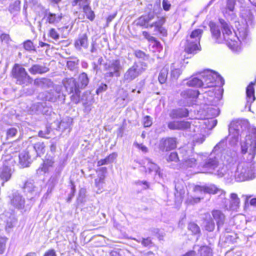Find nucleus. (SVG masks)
<instances>
[{"instance_id":"obj_1","label":"nucleus","mask_w":256,"mask_h":256,"mask_svg":"<svg viewBox=\"0 0 256 256\" xmlns=\"http://www.w3.org/2000/svg\"><path fill=\"white\" fill-rule=\"evenodd\" d=\"M219 22L222 26V34L218 26L214 22L210 21L208 23L212 38L218 44H225L230 48L234 49L238 45L236 36L224 19L220 18Z\"/></svg>"},{"instance_id":"obj_2","label":"nucleus","mask_w":256,"mask_h":256,"mask_svg":"<svg viewBox=\"0 0 256 256\" xmlns=\"http://www.w3.org/2000/svg\"><path fill=\"white\" fill-rule=\"evenodd\" d=\"M10 76L16 80V83L19 85H27L33 82L32 78L28 74L24 68L18 64H15L12 67Z\"/></svg>"},{"instance_id":"obj_3","label":"nucleus","mask_w":256,"mask_h":256,"mask_svg":"<svg viewBox=\"0 0 256 256\" xmlns=\"http://www.w3.org/2000/svg\"><path fill=\"white\" fill-rule=\"evenodd\" d=\"M64 86L66 90L70 94L71 102L77 104L81 100L80 90V86L76 80L74 78H66L64 80Z\"/></svg>"},{"instance_id":"obj_4","label":"nucleus","mask_w":256,"mask_h":256,"mask_svg":"<svg viewBox=\"0 0 256 256\" xmlns=\"http://www.w3.org/2000/svg\"><path fill=\"white\" fill-rule=\"evenodd\" d=\"M200 78L202 79L204 88L216 87L224 84L222 78L213 70H207L200 73Z\"/></svg>"},{"instance_id":"obj_5","label":"nucleus","mask_w":256,"mask_h":256,"mask_svg":"<svg viewBox=\"0 0 256 256\" xmlns=\"http://www.w3.org/2000/svg\"><path fill=\"white\" fill-rule=\"evenodd\" d=\"M240 166L234 164H228L226 166V173L230 177L234 178L238 182L245 181L250 177L249 172L251 170L248 168H242V170H239Z\"/></svg>"},{"instance_id":"obj_6","label":"nucleus","mask_w":256,"mask_h":256,"mask_svg":"<svg viewBox=\"0 0 256 256\" xmlns=\"http://www.w3.org/2000/svg\"><path fill=\"white\" fill-rule=\"evenodd\" d=\"M122 69V66L119 59L106 62L104 64V70L106 72L104 74V78L106 79L114 76L119 77Z\"/></svg>"},{"instance_id":"obj_7","label":"nucleus","mask_w":256,"mask_h":256,"mask_svg":"<svg viewBox=\"0 0 256 256\" xmlns=\"http://www.w3.org/2000/svg\"><path fill=\"white\" fill-rule=\"evenodd\" d=\"M146 64L140 62H134L124 74V79L127 82H130L138 77L146 70Z\"/></svg>"},{"instance_id":"obj_8","label":"nucleus","mask_w":256,"mask_h":256,"mask_svg":"<svg viewBox=\"0 0 256 256\" xmlns=\"http://www.w3.org/2000/svg\"><path fill=\"white\" fill-rule=\"evenodd\" d=\"M242 152L243 154L249 152L251 158H254L256 151V130L249 134L246 139V141L241 146Z\"/></svg>"},{"instance_id":"obj_9","label":"nucleus","mask_w":256,"mask_h":256,"mask_svg":"<svg viewBox=\"0 0 256 256\" xmlns=\"http://www.w3.org/2000/svg\"><path fill=\"white\" fill-rule=\"evenodd\" d=\"M178 144V142L176 137H164L160 140L158 148L162 152H168L176 150Z\"/></svg>"},{"instance_id":"obj_10","label":"nucleus","mask_w":256,"mask_h":256,"mask_svg":"<svg viewBox=\"0 0 256 256\" xmlns=\"http://www.w3.org/2000/svg\"><path fill=\"white\" fill-rule=\"evenodd\" d=\"M154 18V12L150 11L139 16L134 20V23L137 26L147 28H150V22Z\"/></svg>"},{"instance_id":"obj_11","label":"nucleus","mask_w":256,"mask_h":256,"mask_svg":"<svg viewBox=\"0 0 256 256\" xmlns=\"http://www.w3.org/2000/svg\"><path fill=\"white\" fill-rule=\"evenodd\" d=\"M202 50L200 42L193 41L186 38L184 47V52L188 54L194 56Z\"/></svg>"},{"instance_id":"obj_12","label":"nucleus","mask_w":256,"mask_h":256,"mask_svg":"<svg viewBox=\"0 0 256 256\" xmlns=\"http://www.w3.org/2000/svg\"><path fill=\"white\" fill-rule=\"evenodd\" d=\"M166 20L164 16H160L157 20L151 23L150 28L154 27V31L156 34L166 36L168 34L167 30L164 26Z\"/></svg>"},{"instance_id":"obj_13","label":"nucleus","mask_w":256,"mask_h":256,"mask_svg":"<svg viewBox=\"0 0 256 256\" xmlns=\"http://www.w3.org/2000/svg\"><path fill=\"white\" fill-rule=\"evenodd\" d=\"M62 18L63 15L62 13H53L46 10L44 19L46 20V23L54 24L60 22Z\"/></svg>"},{"instance_id":"obj_14","label":"nucleus","mask_w":256,"mask_h":256,"mask_svg":"<svg viewBox=\"0 0 256 256\" xmlns=\"http://www.w3.org/2000/svg\"><path fill=\"white\" fill-rule=\"evenodd\" d=\"M212 216V220H215L217 225L218 228L224 225L225 220V216L223 212L219 210L214 209L211 212Z\"/></svg>"},{"instance_id":"obj_15","label":"nucleus","mask_w":256,"mask_h":256,"mask_svg":"<svg viewBox=\"0 0 256 256\" xmlns=\"http://www.w3.org/2000/svg\"><path fill=\"white\" fill-rule=\"evenodd\" d=\"M256 84V78L251 82L246 88V100L248 103L251 104L256 100L254 86Z\"/></svg>"},{"instance_id":"obj_16","label":"nucleus","mask_w":256,"mask_h":256,"mask_svg":"<svg viewBox=\"0 0 256 256\" xmlns=\"http://www.w3.org/2000/svg\"><path fill=\"white\" fill-rule=\"evenodd\" d=\"M54 160L52 157L46 158L42 161L40 166L38 168L40 170L44 173H48L50 169L54 166Z\"/></svg>"},{"instance_id":"obj_17","label":"nucleus","mask_w":256,"mask_h":256,"mask_svg":"<svg viewBox=\"0 0 256 256\" xmlns=\"http://www.w3.org/2000/svg\"><path fill=\"white\" fill-rule=\"evenodd\" d=\"M82 9V12L84 14L83 18H86L90 22L94 20L96 15L94 11L92 10L90 4H83L80 7Z\"/></svg>"},{"instance_id":"obj_18","label":"nucleus","mask_w":256,"mask_h":256,"mask_svg":"<svg viewBox=\"0 0 256 256\" xmlns=\"http://www.w3.org/2000/svg\"><path fill=\"white\" fill-rule=\"evenodd\" d=\"M18 163L22 168L28 167L31 163L30 156L27 151H24L18 156Z\"/></svg>"},{"instance_id":"obj_19","label":"nucleus","mask_w":256,"mask_h":256,"mask_svg":"<svg viewBox=\"0 0 256 256\" xmlns=\"http://www.w3.org/2000/svg\"><path fill=\"white\" fill-rule=\"evenodd\" d=\"M189 112L186 108H180L173 110L170 114V116L172 119L186 118L188 116Z\"/></svg>"},{"instance_id":"obj_20","label":"nucleus","mask_w":256,"mask_h":256,"mask_svg":"<svg viewBox=\"0 0 256 256\" xmlns=\"http://www.w3.org/2000/svg\"><path fill=\"white\" fill-rule=\"evenodd\" d=\"M74 46L76 48H88V38L86 34L79 35L77 40L74 42Z\"/></svg>"},{"instance_id":"obj_21","label":"nucleus","mask_w":256,"mask_h":256,"mask_svg":"<svg viewBox=\"0 0 256 256\" xmlns=\"http://www.w3.org/2000/svg\"><path fill=\"white\" fill-rule=\"evenodd\" d=\"M49 69L44 66H42L39 64H33L28 69L29 72L33 75L36 74H42L48 71Z\"/></svg>"},{"instance_id":"obj_22","label":"nucleus","mask_w":256,"mask_h":256,"mask_svg":"<svg viewBox=\"0 0 256 256\" xmlns=\"http://www.w3.org/2000/svg\"><path fill=\"white\" fill-rule=\"evenodd\" d=\"M200 94L199 91L196 90L188 89L182 91L180 96L184 98H196Z\"/></svg>"},{"instance_id":"obj_23","label":"nucleus","mask_w":256,"mask_h":256,"mask_svg":"<svg viewBox=\"0 0 256 256\" xmlns=\"http://www.w3.org/2000/svg\"><path fill=\"white\" fill-rule=\"evenodd\" d=\"M10 202L15 208L20 209L24 208L25 200L22 196H14L11 199Z\"/></svg>"},{"instance_id":"obj_24","label":"nucleus","mask_w":256,"mask_h":256,"mask_svg":"<svg viewBox=\"0 0 256 256\" xmlns=\"http://www.w3.org/2000/svg\"><path fill=\"white\" fill-rule=\"evenodd\" d=\"M116 154L114 152L108 154L105 158L98 160L97 166H100L112 162L116 158Z\"/></svg>"},{"instance_id":"obj_25","label":"nucleus","mask_w":256,"mask_h":256,"mask_svg":"<svg viewBox=\"0 0 256 256\" xmlns=\"http://www.w3.org/2000/svg\"><path fill=\"white\" fill-rule=\"evenodd\" d=\"M202 33V30L199 28L195 29L192 32L190 36H188L186 37V38H189L190 40H193V41H198L200 42Z\"/></svg>"},{"instance_id":"obj_26","label":"nucleus","mask_w":256,"mask_h":256,"mask_svg":"<svg viewBox=\"0 0 256 256\" xmlns=\"http://www.w3.org/2000/svg\"><path fill=\"white\" fill-rule=\"evenodd\" d=\"M230 198V208L232 210H236L240 206V199L238 198V194L235 193H232Z\"/></svg>"},{"instance_id":"obj_27","label":"nucleus","mask_w":256,"mask_h":256,"mask_svg":"<svg viewBox=\"0 0 256 256\" xmlns=\"http://www.w3.org/2000/svg\"><path fill=\"white\" fill-rule=\"evenodd\" d=\"M142 34L144 38L147 40L148 42H153L154 43V46L156 48L162 47L160 42L154 36H151L150 33L147 31H143Z\"/></svg>"},{"instance_id":"obj_28","label":"nucleus","mask_w":256,"mask_h":256,"mask_svg":"<svg viewBox=\"0 0 256 256\" xmlns=\"http://www.w3.org/2000/svg\"><path fill=\"white\" fill-rule=\"evenodd\" d=\"M11 176L10 169L8 167L4 168L0 173V178L3 180L2 184L8 182Z\"/></svg>"},{"instance_id":"obj_29","label":"nucleus","mask_w":256,"mask_h":256,"mask_svg":"<svg viewBox=\"0 0 256 256\" xmlns=\"http://www.w3.org/2000/svg\"><path fill=\"white\" fill-rule=\"evenodd\" d=\"M188 84L189 86H196V87H204V84L203 80L200 78V74L199 78L194 77L192 78L188 82Z\"/></svg>"},{"instance_id":"obj_30","label":"nucleus","mask_w":256,"mask_h":256,"mask_svg":"<svg viewBox=\"0 0 256 256\" xmlns=\"http://www.w3.org/2000/svg\"><path fill=\"white\" fill-rule=\"evenodd\" d=\"M34 148L36 152L37 156H40L45 152V146L43 142H38L34 144Z\"/></svg>"},{"instance_id":"obj_31","label":"nucleus","mask_w":256,"mask_h":256,"mask_svg":"<svg viewBox=\"0 0 256 256\" xmlns=\"http://www.w3.org/2000/svg\"><path fill=\"white\" fill-rule=\"evenodd\" d=\"M80 88H85L88 84L89 80L87 74L85 72L80 74L78 76Z\"/></svg>"},{"instance_id":"obj_32","label":"nucleus","mask_w":256,"mask_h":256,"mask_svg":"<svg viewBox=\"0 0 256 256\" xmlns=\"http://www.w3.org/2000/svg\"><path fill=\"white\" fill-rule=\"evenodd\" d=\"M168 70V68H163L160 71L158 80L161 84H164L167 80Z\"/></svg>"},{"instance_id":"obj_33","label":"nucleus","mask_w":256,"mask_h":256,"mask_svg":"<svg viewBox=\"0 0 256 256\" xmlns=\"http://www.w3.org/2000/svg\"><path fill=\"white\" fill-rule=\"evenodd\" d=\"M220 191L219 188L214 184H211L208 186H204L205 193L210 194H215Z\"/></svg>"},{"instance_id":"obj_34","label":"nucleus","mask_w":256,"mask_h":256,"mask_svg":"<svg viewBox=\"0 0 256 256\" xmlns=\"http://www.w3.org/2000/svg\"><path fill=\"white\" fill-rule=\"evenodd\" d=\"M24 49L28 52L36 51V48L33 42L30 40H27L22 44Z\"/></svg>"},{"instance_id":"obj_35","label":"nucleus","mask_w":256,"mask_h":256,"mask_svg":"<svg viewBox=\"0 0 256 256\" xmlns=\"http://www.w3.org/2000/svg\"><path fill=\"white\" fill-rule=\"evenodd\" d=\"M178 130H187L190 128L192 123L187 120H178Z\"/></svg>"},{"instance_id":"obj_36","label":"nucleus","mask_w":256,"mask_h":256,"mask_svg":"<svg viewBox=\"0 0 256 256\" xmlns=\"http://www.w3.org/2000/svg\"><path fill=\"white\" fill-rule=\"evenodd\" d=\"M166 160L168 162H177L180 161L178 154L176 152H170L166 156Z\"/></svg>"},{"instance_id":"obj_37","label":"nucleus","mask_w":256,"mask_h":256,"mask_svg":"<svg viewBox=\"0 0 256 256\" xmlns=\"http://www.w3.org/2000/svg\"><path fill=\"white\" fill-rule=\"evenodd\" d=\"M199 256H212L210 248L208 246H202L198 250Z\"/></svg>"},{"instance_id":"obj_38","label":"nucleus","mask_w":256,"mask_h":256,"mask_svg":"<svg viewBox=\"0 0 256 256\" xmlns=\"http://www.w3.org/2000/svg\"><path fill=\"white\" fill-rule=\"evenodd\" d=\"M188 229L192 232L193 234H198L200 232L199 226L194 222H190L188 224Z\"/></svg>"},{"instance_id":"obj_39","label":"nucleus","mask_w":256,"mask_h":256,"mask_svg":"<svg viewBox=\"0 0 256 256\" xmlns=\"http://www.w3.org/2000/svg\"><path fill=\"white\" fill-rule=\"evenodd\" d=\"M218 165V162L216 158H209L206 162L204 166L206 168H216Z\"/></svg>"},{"instance_id":"obj_40","label":"nucleus","mask_w":256,"mask_h":256,"mask_svg":"<svg viewBox=\"0 0 256 256\" xmlns=\"http://www.w3.org/2000/svg\"><path fill=\"white\" fill-rule=\"evenodd\" d=\"M48 36L50 38L54 40H57L60 38L59 34L54 28H50L49 30Z\"/></svg>"},{"instance_id":"obj_41","label":"nucleus","mask_w":256,"mask_h":256,"mask_svg":"<svg viewBox=\"0 0 256 256\" xmlns=\"http://www.w3.org/2000/svg\"><path fill=\"white\" fill-rule=\"evenodd\" d=\"M184 163L187 167H193L196 165V160L194 158H188L184 160Z\"/></svg>"},{"instance_id":"obj_42","label":"nucleus","mask_w":256,"mask_h":256,"mask_svg":"<svg viewBox=\"0 0 256 256\" xmlns=\"http://www.w3.org/2000/svg\"><path fill=\"white\" fill-rule=\"evenodd\" d=\"M178 120H172L168 123V127L170 130H178Z\"/></svg>"},{"instance_id":"obj_43","label":"nucleus","mask_w":256,"mask_h":256,"mask_svg":"<svg viewBox=\"0 0 256 256\" xmlns=\"http://www.w3.org/2000/svg\"><path fill=\"white\" fill-rule=\"evenodd\" d=\"M18 130L16 128H11L7 130L6 132V138H13L17 134Z\"/></svg>"},{"instance_id":"obj_44","label":"nucleus","mask_w":256,"mask_h":256,"mask_svg":"<svg viewBox=\"0 0 256 256\" xmlns=\"http://www.w3.org/2000/svg\"><path fill=\"white\" fill-rule=\"evenodd\" d=\"M141 244L144 247H151L152 246L153 242L150 237L142 238L141 240Z\"/></svg>"},{"instance_id":"obj_45","label":"nucleus","mask_w":256,"mask_h":256,"mask_svg":"<svg viewBox=\"0 0 256 256\" xmlns=\"http://www.w3.org/2000/svg\"><path fill=\"white\" fill-rule=\"evenodd\" d=\"M215 228V224L212 220H210L206 222L205 228L208 232H212Z\"/></svg>"},{"instance_id":"obj_46","label":"nucleus","mask_w":256,"mask_h":256,"mask_svg":"<svg viewBox=\"0 0 256 256\" xmlns=\"http://www.w3.org/2000/svg\"><path fill=\"white\" fill-rule=\"evenodd\" d=\"M142 123L144 128L150 127L152 124V118L149 116H144L143 118Z\"/></svg>"},{"instance_id":"obj_47","label":"nucleus","mask_w":256,"mask_h":256,"mask_svg":"<svg viewBox=\"0 0 256 256\" xmlns=\"http://www.w3.org/2000/svg\"><path fill=\"white\" fill-rule=\"evenodd\" d=\"M134 54L136 58L139 59H144L148 56L144 52L140 50H135Z\"/></svg>"},{"instance_id":"obj_48","label":"nucleus","mask_w":256,"mask_h":256,"mask_svg":"<svg viewBox=\"0 0 256 256\" xmlns=\"http://www.w3.org/2000/svg\"><path fill=\"white\" fill-rule=\"evenodd\" d=\"M88 4H90V0H73L72 2V6H74L78 5L80 7Z\"/></svg>"},{"instance_id":"obj_49","label":"nucleus","mask_w":256,"mask_h":256,"mask_svg":"<svg viewBox=\"0 0 256 256\" xmlns=\"http://www.w3.org/2000/svg\"><path fill=\"white\" fill-rule=\"evenodd\" d=\"M46 78H36L34 80V84L36 86H38L45 84Z\"/></svg>"},{"instance_id":"obj_50","label":"nucleus","mask_w":256,"mask_h":256,"mask_svg":"<svg viewBox=\"0 0 256 256\" xmlns=\"http://www.w3.org/2000/svg\"><path fill=\"white\" fill-rule=\"evenodd\" d=\"M108 88V86L106 84L102 83L96 89V92L97 94L106 91Z\"/></svg>"},{"instance_id":"obj_51","label":"nucleus","mask_w":256,"mask_h":256,"mask_svg":"<svg viewBox=\"0 0 256 256\" xmlns=\"http://www.w3.org/2000/svg\"><path fill=\"white\" fill-rule=\"evenodd\" d=\"M105 175L102 174L98 178L95 179V184L96 186H98L100 184L104 183Z\"/></svg>"},{"instance_id":"obj_52","label":"nucleus","mask_w":256,"mask_h":256,"mask_svg":"<svg viewBox=\"0 0 256 256\" xmlns=\"http://www.w3.org/2000/svg\"><path fill=\"white\" fill-rule=\"evenodd\" d=\"M162 5L165 11H168L171 8V4L168 0H162Z\"/></svg>"},{"instance_id":"obj_53","label":"nucleus","mask_w":256,"mask_h":256,"mask_svg":"<svg viewBox=\"0 0 256 256\" xmlns=\"http://www.w3.org/2000/svg\"><path fill=\"white\" fill-rule=\"evenodd\" d=\"M0 40L2 42L8 43L10 41V38L8 34L4 33L0 34Z\"/></svg>"},{"instance_id":"obj_54","label":"nucleus","mask_w":256,"mask_h":256,"mask_svg":"<svg viewBox=\"0 0 256 256\" xmlns=\"http://www.w3.org/2000/svg\"><path fill=\"white\" fill-rule=\"evenodd\" d=\"M50 133V130L48 128L46 130L45 132H44L42 130H40L38 132V136L40 138H48L46 137V135L49 134Z\"/></svg>"},{"instance_id":"obj_55","label":"nucleus","mask_w":256,"mask_h":256,"mask_svg":"<svg viewBox=\"0 0 256 256\" xmlns=\"http://www.w3.org/2000/svg\"><path fill=\"white\" fill-rule=\"evenodd\" d=\"M234 0H228L227 1V6L228 9L230 11H233L234 7Z\"/></svg>"},{"instance_id":"obj_56","label":"nucleus","mask_w":256,"mask_h":256,"mask_svg":"<svg viewBox=\"0 0 256 256\" xmlns=\"http://www.w3.org/2000/svg\"><path fill=\"white\" fill-rule=\"evenodd\" d=\"M134 145L136 146L137 148L139 150H141L144 152H146L148 151V148L142 144H139L138 143H134Z\"/></svg>"},{"instance_id":"obj_57","label":"nucleus","mask_w":256,"mask_h":256,"mask_svg":"<svg viewBox=\"0 0 256 256\" xmlns=\"http://www.w3.org/2000/svg\"><path fill=\"white\" fill-rule=\"evenodd\" d=\"M43 256H56V251L54 249H50L46 250Z\"/></svg>"},{"instance_id":"obj_58","label":"nucleus","mask_w":256,"mask_h":256,"mask_svg":"<svg viewBox=\"0 0 256 256\" xmlns=\"http://www.w3.org/2000/svg\"><path fill=\"white\" fill-rule=\"evenodd\" d=\"M194 191L195 192H204V186L196 185L194 187Z\"/></svg>"},{"instance_id":"obj_59","label":"nucleus","mask_w":256,"mask_h":256,"mask_svg":"<svg viewBox=\"0 0 256 256\" xmlns=\"http://www.w3.org/2000/svg\"><path fill=\"white\" fill-rule=\"evenodd\" d=\"M196 252L194 250H192L188 251L182 256H196Z\"/></svg>"},{"instance_id":"obj_60","label":"nucleus","mask_w":256,"mask_h":256,"mask_svg":"<svg viewBox=\"0 0 256 256\" xmlns=\"http://www.w3.org/2000/svg\"><path fill=\"white\" fill-rule=\"evenodd\" d=\"M120 98L123 100L128 99V96L127 92L126 90H124L123 94L120 96Z\"/></svg>"},{"instance_id":"obj_61","label":"nucleus","mask_w":256,"mask_h":256,"mask_svg":"<svg viewBox=\"0 0 256 256\" xmlns=\"http://www.w3.org/2000/svg\"><path fill=\"white\" fill-rule=\"evenodd\" d=\"M116 14L108 16L106 18L107 23L110 22L116 16Z\"/></svg>"},{"instance_id":"obj_62","label":"nucleus","mask_w":256,"mask_h":256,"mask_svg":"<svg viewBox=\"0 0 256 256\" xmlns=\"http://www.w3.org/2000/svg\"><path fill=\"white\" fill-rule=\"evenodd\" d=\"M96 172H100L102 174H104L106 172H107V168L106 167H102L98 169Z\"/></svg>"},{"instance_id":"obj_63","label":"nucleus","mask_w":256,"mask_h":256,"mask_svg":"<svg viewBox=\"0 0 256 256\" xmlns=\"http://www.w3.org/2000/svg\"><path fill=\"white\" fill-rule=\"evenodd\" d=\"M138 184H144L145 186V188L146 189H147V188H150V184H148V182L146 181H142V182H138Z\"/></svg>"},{"instance_id":"obj_64","label":"nucleus","mask_w":256,"mask_h":256,"mask_svg":"<svg viewBox=\"0 0 256 256\" xmlns=\"http://www.w3.org/2000/svg\"><path fill=\"white\" fill-rule=\"evenodd\" d=\"M250 204L251 206L256 207V198H252L250 201Z\"/></svg>"}]
</instances>
